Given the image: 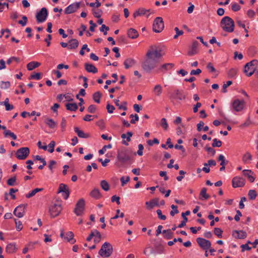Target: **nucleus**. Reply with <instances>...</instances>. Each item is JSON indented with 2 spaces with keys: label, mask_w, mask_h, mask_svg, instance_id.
<instances>
[{
  "label": "nucleus",
  "mask_w": 258,
  "mask_h": 258,
  "mask_svg": "<svg viewBox=\"0 0 258 258\" xmlns=\"http://www.w3.org/2000/svg\"><path fill=\"white\" fill-rule=\"evenodd\" d=\"M158 63V60L154 58L151 56V53H147L146 58L141 64L142 69L148 73H151L154 69Z\"/></svg>",
  "instance_id": "nucleus-1"
},
{
  "label": "nucleus",
  "mask_w": 258,
  "mask_h": 258,
  "mask_svg": "<svg viewBox=\"0 0 258 258\" xmlns=\"http://www.w3.org/2000/svg\"><path fill=\"white\" fill-rule=\"evenodd\" d=\"M220 26L224 31L231 33L234 30L235 24L234 21L231 18L225 16L221 20Z\"/></svg>",
  "instance_id": "nucleus-2"
},
{
  "label": "nucleus",
  "mask_w": 258,
  "mask_h": 258,
  "mask_svg": "<svg viewBox=\"0 0 258 258\" xmlns=\"http://www.w3.org/2000/svg\"><path fill=\"white\" fill-rule=\"evenodd\" d=\"M117 159L120 163V165H122L131 160V152L125 148H121L117 151Z\"/></svg>",
  "instance_id": "nucleus-3"
},
{
  "label": "nucleus",
  "mask_w": 258,
  "mask_h": 258,
  "mask_svg": "<svg viewBox=\"0 0 258 258\" xmlns=\"http://www.w3.org/2000/svg\"><path fill=\"white\" fill-rule=\"evenodd\" d=\"M258 60L257 59L252 60L244 66V73L248 77L252 76L256 70Z\"/></svg>",
  "instance_id": "nucleus-4"
},
{
  "label": "nucleus",
  "mask_w": 258,
  "mask_h": 258,
  "mask_svg": "<svg viewBox=\"0 0 258 258\" xmlns=\"http://www.w3.org/2000/svg\"><path fill=\"white\" fill-rule=\"evenodd\" d=\"M113 252V247L112 245L107 242H104L102 245L98 253L102 256L104 257H109Z\"/></svg>",
  "instance_id": "nucleus-5"
},
{
  "label": "nucleus",
  "mask_w": 258,
  "mask_h": 258,
  "mask_svg": "<svg viewBox=\"0 0 258 258\" xmlns=\"http://www.w3.org/2000/svg\"><path fill=\"white\" fill-rule=\"evenodd\" d=\"M164 25L161 17H157L154 21L153 24V30L156 33L161 32L164 29Z\"/></svg>",
  "instance_id": "nucleus-6"
},
{
  "label": "nucleus",
  "mask_w": 258,
  "mask_h": 258,
  "mask_svg": "<svg viewBox=\"0 0 258 258\" xmlns=\"http://www.w3.org/2000/svg\"><path fill=\"white\" fill-rule=\"evenodd\" d=\"M30 153L28 147H22L18 149L16 152V157L19 160H25Z\"/></svg>",
  "instance_id": "nucleus-7"
},
{
  "label": "nucleus",
  "mask_w": 258,
  "mask_h": 258,
  "mask_svg": "<svg viewBox=\"0 0 258 258\" xmlns=\"http://www.w3.org/2000/svg\"><path fill=\"white\" fill-rule=\"evenodd\" d=\"M85 210V201L83 199H80L76 205L74 212L78 216H82Z\"/></svg>",
  "instance_id": "nucleus-8"
},
{
  "label": "nucleus",
  "mask_w": 258,
  "mask_h": 258,
  "mask_svg": "<svg viewBox=\"0 0 258 258\" xmlns=\"http://www.w3.org/2000/svg\"><path fill=\"white\" fill-rule=\"evenodd\" d=\"M245 104V102L243 99H235L231 102L233 109L236 112L242 111L244 107Z\"/></svg>",
  "instance_id": "nucleus-9"
},
{
  "label": "nucleus",
  "mask_w": 258,
  "mask_h": 258,
  "mask_svg": "<svg viewBox=\"0 0 258 258\" xmlns=\"http://www.w3.org/2000/svg\"><path fill=\"white\" fill-rule=\"evenodd\" d=\"M48 16V11L46 8H42L36 15L37 23L44 22Z\"/></svg>",
  "instance_id": "nucleus-10"
},
{
  "label": "nucleus",
  "mask_w": 258,
  "mask_h": 258,
  "mask_svg": "<svg viewBox=\"0 0 258 258\" xmlns=\"http://www.w3.org/2000/svg\"><path fill=\"white\" fill-rule=\"evenodd\" d=\"M61 210L62 207L60 204H55L53 205L49 208V213L51 217L54 218L57 216Z\"/></svg>",
  "instance_id": "nucleus-11"
},
{
  "label": "nucleus",
  "mask_w": 258,
  "mask_h": 258,
  "mask_svg": "<svg viewBox=\"0 0 258 258\" xmlns=\"http://www.w3.org/2000/svg\"><path fill=\"white\" fill-rule=\"evenodd\" d=\"M147 52L151 53V56L157 60L162 56L161 50L158 49L156 46H151Z\"/></svg>",
  "instance_id": "nucleus-12"
},
{
  "label": "nucleus",
  "mask_w": 258,
  "mask_h": 258,
  "mask_svg": "<svg viewBox=\"0 0 258 258\" xmlns=\"http://www.w3.org/2000/svg\"><path fill=\"white\" fill-rule=\"evenodd\" d=\"M245 180L242 177L235 176L232 180V186L234 188L243 187L245 185Z\"/></svg>",
  "instance_id": "nucleus-13"
},
{
  "label": "nucleus",
  "mask_w": 258,
  "mask_h": 258,
  "mask_svg": "<svg viewBox=\"0 0 258 258\" xmlns=\"http://www.w3.org/2000/svg\"><path fill=\"white\" fill-rule=\"evenodd\" d=\"M197 242L199 246L203 249L207 250L211 246V243L209 240L201 237L197 238Z\"/></svg>",
  "instance_id": "nucleus-14"
},
{
  "label": "nucleus",
  "mask_w": 258,
  "mask_h": 258,
  "mask_svg": "<svg viewBox=\"0 0 258 258\" xmlns=\"http://www.w3.org/2000/svg\"><path fill=\"white\" fill-rule=\"evenodd\" d=\"M27 206V204H21L17 206L14 211V214L18 218H22L25 213V209Z\"/></svg>",
  "instance_id": "nucleus-15"
},
{
  "label": "nucleus",
  "mask_w": 258,
  "mask_h": 258,
  "mask_svg": "<svg viewBox=\"0 0 258 258\" xmlns=\"http://www.w3.org/2000/svg\"><path fill=\"white\" fill-rule=\"evenodd\" d=\"M80 2L73 3L67 7L65 10L66 14H70L75 12L80 7Z\"/></svg>",
  "instance_id": "nucleus-16"
},
{
  "label": "nucleus",
  "mask_w": 258,
  "mask_h": 258,
  "mask_svg": "<svg viewBox=\"0 0 258 258\" xmlns=\"http://www.w3.org/2000/svg\"><path fill=\"white\" fill-rule=\"evenodd\" d=\"M174 67L172 63H166L161 65L157 70V72L165 73L167 71L171 70Z\"/></svg>",
  "instance_id": "nucleus-17"
},
{
  "label": "nucleus",
  "mask_w": 258,
  "mask_h": 258,
  "mask_svg": "<svg viewBox=\"0 0 258 258\" xmlns=\"http://www.w3.org/2000/svg\"><path fill=\"white\" fill-rule=\"evenodd\" d=\"M66 192V196H64V199L67 200L70 195V190L68 186L63 183H60L59 185L57 193Z\"/></svg>",
  "instance_id": "nucleus-18"
},
{
  "label": "nucleus",
  "mask_w": 258,
  "mask_h": 258,
  "mask_svg": "<svg viewBox=\"0 0 258 258\" xmlns=\"http://www.w3.org/2000/svg\"><path fill=\"white\" fill-rule=\"evenodd\" d=\"M199 44V43L198 41H194L190 50L187 52V54L189 56H192L197 53V48Z\"/></svg>",
  "instance_id": "nucleus-19"
},
{
  "label": "nucleus",
  "mask_w": 258,
  "mask_h": 258,
  "mask_svg": "<svg viewBox=\"0 0 258 258\" xmlns=\"http://www.w3.org/2000/svg\"><path fill=\"white\" fill-rule=\"evenodd\" d=\"M242 173L244 176L247 177L250 182H253L254 181L255 177L252 175L254 173L251 170L244 169L242 171Z\"/></svg>",
  "instance_id": "nucleus-20"
},
{
  "label": "nucleus",
  "mask_w": 258,
  "mask_h": 258,
  "mask_svg": "<svg viewBox=\"0 0 258 258\" xmlns=\"http://www.w3.org/2000/svg\"><path fill=\"white\" fill-rule=\"evenodd\" d=\"M84 66L85 70L88 73L95 74L98 72L97 69L92 64L85 63Z\"/></svg>",
  "instance_id": "nucleus-21"
},
{
  "label": "nucleus",
  "mask_w": 258,
  "mask_h": 258,
  "mask_svg": "<svg viewBox=\"0 0 258 258\" xmlns=\"http://www.w3.org/2000/svg\"><path fill=\"white\" fill-rule=\"evenodd\" d=\"M190 212L189 211H186L184 213H182L181 216L183 218V220L181 222V223L178 225V228H182L184 226L186 225V223L187 222L188 219L186 217V216H188L190 214Z\"/></svg>",
  "instance_id": "nucleus-22"
},
{
  "label": "nucleus",
  "mask_w": 258,
  "mask_h": 258,
  "mask_svg": "<svg viewBox=\"0 0 258 258\" xmlns=\"http://www.w3.org/2000/svg\"><path fill=\"white\" fill-rule=\"evenodd\" d=\"M158 202L159 199L158 198H155L150 200L149 202H146V205H147L148 209H152L154 207L159 206Z\"/></svg>",
  "instance_id": "nucleus-23"
},
{
  "label": "nucleus",
  "mask_w": 258,
  "mask_h": 258,
  "mask_svg": "<svg viewBox=\"0 0 258 258\" xmlns=\"http://www.w3.org/2000/svg\"><path fill=\"white\" fill-rule=\"evenodd\" d=\"M182 91H179L178 89H176L174 90V94H173L171 96V97L175 98L176 96L177 97V98L181 100L182 99H185L186 98L185 95H184L182 93Z\"/></svg>",
  "instance_id": "nucleus-24"
},
{
  "label": "nucleus",
  "mask_w": 258,
  "mask_h": 258,
  "mask_svg": "<svg viewBox=\"0 0 258 258\" xmlns=\"http://www.w3.org/2000/svg\"><path fill=\"white\" fill-rule=\"evenodd\" d=\"M79 41L76 39H72L69 41V49H75L79 46Z\"/></svg>",
  "instance_id": "nucleus-25"
},
{
  "label": "nucleus",
  "mask_w": 258,
  "mask_h": 258,
  "mask_svg": "<svg viewBox=\"0 0 258 258\" xmlns=\"http://www.w3.org/2000/svg\"><path fill=\"white\" fill-rule=\"evenodd\" d=\"M44 123L51 129L55 128L57 126L56 122L50 118H46L44 120Z\"/></svg>",
  "instance_id": "nucleus-26"
},
{
  "label": "nucleus",
  "mask_w": 258,
  "mask_h": 258,
  "mask_svg": "<svg viewBox=\"0 0 258 258\" xmlns=\"http://www.w3.org/2000/svg\"><path fill=\"white\" fill-rule=\"evenodd\" d=\"M127 36L129 38L134 39L138 37L139 33L136 29L130 28L127 31Z\"/></svg>",
  "instance_id": "nucleus-27"
},
{
  "label": "nucleus",
  "mask_w": 258,
  "mask_h": 258,
  "mask_svg": "<svg viewBox=\"0 0 258 258\" xmlns=\"http://www.w3.org/2000/svg\"><path fill=\"white\" fill-rule=\"evenodd\" d=\"M74 234L72 231H69L66 234V236L64 237V239H66L68 242L72 244L76 242V240L74 239Z\"/></svg>",
  "instance_id": "nucleus-28"
},
{
  "label": "nucleus",
  "mask_w": 258,
  "mask_h": 258,
  "mask_svg": "<svg viewBox=\"0 0 258 258\" xmlns=\"http://www.w3.org/2000/svg\"><path fill=\"white\" fill-rule=\"evenodd\" d=\"M163 237L166 239H170L173 237V233L171 231V229L163 230L162 231Z\"/></svg>",
  "instance_id": "nucleus-29"
},
{
  "label": "nucleus",
  "mask_w": 258,
  "mask_h": 258,
  "mask_svg": "<svg viewBox=\"0 0 258 258\" xmlns=\"http://www.w3.org/2000/svg\"><path fill=\"white\" fill-rule=\"evenodd\" d=\"M90 196L96 199H99L102 197V195L101 194L99 189L96 188L91 191Z\"/></svg>",
  "instance_id": "nucleus-30"
},
{
  "label": "nucleus",
  "mask_w": 258,
  "mask_h": 258,
  "mask_svg": "<svg viewBox=\"0 0 258 258\" xmlns=\"http://www.w3.org/2000/svg\"><path fill=\"white\" fill-rule=\"evenodd\" d=\"M75 132L77 133L79 137L81 138H88L89 137V135L85 134L83 131L79 130L78 127L74 128Z\"/></svg>",
  "instance_id": "nucleus-31"
},
{
  "label": "nucleus",
  "mask_w": 258,
  "mask_h": 258,
  "mask_svg": "<svg viewBox=\"0 0 258 258\" xmlns=\"http://www.w3.org/2000/svg\"><path fill=\"white\" fill-rule=\"evenodd\" d=\"M17 250L16 244L15 243H11L7 245L6 247V251L9 253H14Z\"/></svg>",
  "instance_id": "nucleus-32"
},
{
  "label": "nucleus",
  "mask_w": 258,
  "mask_h": 258,
  "mask_svg": "<svg viewBox=\"0 0 258 258\" xmlns=\"http://www.w3.org/2000/svg\"><path fill=\"white\" fill-rule=\"evenodd\" d=\"M210 198V196L207 194V188L203 187L202 188L200 193L199 199L200 200H207Z\"/></svg>",
  "instance_id": "nucleus-33"
},
{
  "label": "nucleus",
  "mask_w": 258,
  "mask_h": 258,
  "mask_svg": "<svg viewBox=\"0 0 258 258\" xmlns=\"http://www.w3.org/2000/svg\"><path fill=\"white\" fill-rule=\"evenodd\" d=\"M113 101L115 105L118 107L119 109H123L124 111L127 110L126 102H123L121 105H119V100L118 99H115Z\"/></svg>",
  "instance_id": "nucleus-34"
},
{
  "label": "nucleus",
  "mask_w": 258,
  "mask_h": 258,
  "mask_svg": "<svg viewBox=\"0 0 258 258\" xmlns=\"http://www.w3.org/2000/svg\"><path fill=\"white\" fill-rule=\"evenodd\" d=\"M136 63V61L133 59L131 58H128L126 59L124 61V65L125 67V68L127 69L130 67L133 66Z\"/></svg>",
  "instance_id": "nucleus-35"
},
{
  "label": "nucleus",
  "mask_w": 258,
  "mask_h": 258,
  "mask_svg": "<svg viewBox=\"0 0 258 258\" xmlns=\"http://www.w3.org/2000/svg\"><path fill=\"white\" fill-rule=\"evenodd\" d=\"M41 63L37 61H31L27 65V68L29 71H32L33 69L39 67Z\"/></svg>",
  "instance_id": "nucleus-36"
},
{
  "label": "nucleus",
  "mask_w": 258,
  "mask_h": 258,
  "mask_svg": "<svg viewBox=\"0 0 258 258\" xmlns=\"http://www.w3.org/2000/svg\"><path fill=\"white\" fill-rule=\"evenodd\" d=\"M66 109L71 111H75L78 108V105L76 103H67L66 104Z\"/></svg>",
  "instance_id": "nucleus-37"
},
{
  "label": "nucleus",
  "mask_w": 258,
  "mask_h": 258,
  "mask_svg": "<svg viewBox=\"0 0 258 258\" xmlns=\"http://www.w3.org/2000/svg\"><path fill=\"white\" fill-rule=\"evenodd\" d=\"M154 247L156 253L161 254L164 252V246L161 243H156Z\"/></svg>",
  "instance_id": "nucleus-38"
},
{
  "label": "nucleus",
  "mask_w": 258,
  "mask_h": 258,
  "mask_svg": "<svg viewBox=\"0 0 258 258\" xmlns=\"http://www.w3.org/2000/svg\"><path fill=\"white\" fill-rule=\"evenodd\" d=\"M147 10L144 8H140L137 10L133 14L134 17L135 18L138 16L144 15L147 12Z\"/></svg>",
  "instance_id": "nucleus-39"
},
{
  "label": "nucleus",
  "mask_w": 258,
  "mask_h": 258,
  "mask_svg": "<svg viewBox=\"0 0 258 258\" xmlns=\"http://www.w3.org/2000/svg\"><path fill=\"white\" fill-rule=\"evenodd\" d=\"M101 97L102 94L99 91L96 92L93 94V99L94 101L97 103L100 102V98Z\"/></svg>",
  "instance_id": "nucleus-40"
},
{
  "label": "nucleus",
  "mask_w": 258,
  "mask_h": 258,
  "mask_svg": "<svg viewBox=\"0 0 258 258\" xmlns=\"http://www.w3.org/2000/svg\"><path fill=\"white\" fill-rule=\"evenodd\" d=\"M5 137H10L14 140H16L17 138V136L14 133L11 132L10 130H6L3 133Z\"/></svg>",
  "instance_id": "nucleus-41"
},
{
  "label": "nucleus",
  "mask_w": 258,
  "mask_h": 258,
  "mask_svg": "<svg viewBox=\"0 0 258 258\" xmlns=\"http://www.w3.org/2000/svg\"><path fill=\"white\" fill-rule=\"evenodd\" d=\"M43 189L42 188H35L33 190H32L31 192H30L29 193H28V194L26 195V197L27 198H31L32 197H33L36 193L43 190Z\"/></svg>",
  "instance_id": "nucleus-42"
},
{
  "label": "nucleus",
  "mask_w": 258,
  "mask_h": 258,
  "mask_svg": "<svg viewBox=\"0 0 258 258\" xmlns=\"http://www.w3.org/2000/svg\"><path fill=\"white\" fill-rule=\"evenodd\" d=\"M248 198L250 200H254L257 197L256 191L254 189H250L248 192Z\"/></svg>",
  "instance_id": "nucleus-43"
},
{
  "label": "nucleus",
  "mask_w": 258,
  "mask_h": 258,
  "mask_svg": "<svg viewBox=\"0 0 258 258\" xmlns=\"http://www.w3.org/2000/svg\"><path fill=\"white\" fill-rule=\"evenodd\" d=\"M235 232L238 234V235L236 237V238H237L244 239L247 236V234H246V232H245L243 230H240V231L235 230Z\"/></svg>",
  "instance_id": "nucleus-44"
},
{
  "label": "nucleus",
  "mask_w": 258,
  "mask_h": 258,
  "mask_svg": "<svg viewBox=\"0 0 258 258\" xmlns=\"http://www.w3.org/2000/svg\"><path fill=\"white\" fill-rule=\"evenodd\" d=\"M252 156L249 152H246L242 156V161L244 163H247L248 160H251Z\"/></svg>",
  "instance_id": "nucleus-45"
},
{
  "label": "nucleus",
  "mask_w": 258,
  "mask_h": 258,
  "mask_svg": "<svg viewBox=\"0 0 258 258\" xmlns=\"http://www.w3.org/2000/svg\"><path fill=\"white\" fill-rule=\"evenodd\" d=\"M94 233H95V236H94L95 238L94 239V242L95 243H98L101 240V235L100 233L97 230H95Z\"/></svg>",
  "instance_id": "nucleus-46"
},
{
  "label": "nucleus",
  "mask_w": 258,
  "mask_h": 258,
  "mask_svg": "<svg viewBox=\"0 0 258 258\" xmlns=\"http://www.w3.org/2000/svg\"><path fill=\"white\" fill-rule=\"evenodd\" d=\"M100 186L101 188L105 191L109 190V185L108 183L105 180H102L100 182Z\"/></svg>",
  "instance_id": "nucleus-47"
},
{
  "label": "nucleus",
  "mask_w": 258,
  "mask_h": 258,
  "mask_svg": "<svg viewBox=\"0 0 258 258\" xmlns=\"http://www.w3.org/2000/svg\"><path fill=\"white\" fill-rule=\"evenodd\" d=\"M162 87L160 85H157L154 88V92L157 96H160L162 93Z\"/></svg>",
  "instance_id": "nucleus-48"
},
{
  "label": "nucleus",
  "mask_w": 258,
  "mask_h": 258,
  "mask_svg": "<svg viewBox=\"0 0 258 258\" xmlns=\"http://www.w3.org/2000/svg\"><path fill=\"white\" fill-rule=\"evenodd\" d=\"M11 86V83L9 81H1L0 82V87L1 89H6L9 88Z\"/></svg>",
  "instance_id": "nucleus-49"
},
{
  "label": "nucleus",
  "mask_w": 258,
  "mask_h": 258,
  "mask_svg": "<svg viewBox=\"0 0 258 258\" xmlns=\"http://www.w3.org/2000/svg\"><path fill=\"white\" fill-rule=\"evenodd\" d=\"M40 79H41V73H33L30 76V77L29 78V79H30V80L35 79L36 80H39Z\"/></svg>",
  "instance_id": "nucleus-50"
},
{
  "label": "nucleus",
  "mask_w": 258,
  "mask_h": 258,
  "mask_svg": "<svg viewBox=\"0 0 258 258\" xmlns=\"http://www.w3.org/2000/svg\"><path fill=\"white\" fill-rule=\"evenodd\" d=\"M237 72V70L236 69L232 68L229 70L228 72V76L229 78H233L234 77Z\"/></svg>",
  "instance_id": "nucleus-51"
},
{
  "label": "nucleus",
  "mask_w": 258,
  "mask_h": 258,
  "mask_svg": "<svg viewBox=\"0 0 258 258\" xmlns=\"http://www.w3.org/2000/svg\"><path fill=\"white\" fill-rule=\"evenodd\" d=\"M16 176H14L10 178H9L7 180V184L9 186H14L16 184Z\"/></svg>",
  "instance_id": "nucleus-52"
},
{
  "label": "nucleus",
  "mask_w": 258,
  "mask_h": 258,
  "mask_svg": "<svg viewBox=\"0 0 258 258\" xmlns=\"http://www.w3.org/2000/svg\"><path fill=\"white\" fill-rule=\"evenodd\" d=\"M222 143L220 140H218L217 139H214L213 140L212 144V147H220L222 146Z\"/></svg>",
  "instance_id": "nucleus-53"
},
{
  "label": "nucleus",
  "mask_w": 258,
  "mask_h": 258,
  "mask_svg": "<svg viewBox=\"0 0 258 258\" xmlns=\"http://www.w3.org/2000/svg\"><path fill=\"white\" fill-rule=\"evenodd\" d=\"M92 11H93V14L95 17L97 18H99L101 17L102 13V11L101 10L97 9L96 10H95L93 9Z\"/></svg>",
  "instance_id": "nucleus-54"
},
{
  "label": "nucleus",
  "mask_w": 258,
  "mask_h": 258,
  "mask_svg": "<svg viewBox=\"0 0 258 258\" xmlns=\"http://www.w3.org/2000/svg\"><path fill=\"white\" fill-rule=\"evenodd\" d=\"M214 234L217 235L219 238H221L222 237V233L223 231L221 228H215L214 230Z\"/></svg>",
  "instance_id": "nucleus-55"
},
{
  "label": "nucleus",
  "mask_w": 258,
  "mask_h": 258,
  "mask_svg": "<svg viewBox=\"0 0 258 258\" xmlns=\"http://www.w3.org/2000/svg\"><path fill=\"white\" fill-rule=\"evenodd\" d=\"M14 61L19 62L20 61V58L19 57L12 56L7 60V63L10 64L12 62H14Z\"/></svg>",
  "instance_id": "nucleus-56"
},
{
  "label": "nucleus",
  "mask_w": 258,
  "mask_h": 258,
  "mask_svg": "<svg viewBox=\"0 0 258 258\" xmlns=\"http://www.w3.org/2000/svg\"><path fill=\"white\" fill-rule=\"evenodd\" d=\"M55 145V142L54 141H51L50 143L48 144V146L49 147V149L48 151L50 153H52L54 151V148Z\"/></svg>",
  "instance_id": "nucleus-57"
},
{
  "label": "nucleus",
  "mask_w": 258,
  "mask_h": 258,
  "mask_svg": "<svg viewBox=\"0 0 258 258\" xmlns=\"http://www.w3.org/2000/svg\"><path fill=\"white\" fill-rule=\"evenodd\" d=\"M15 222L17 230L19 231L21 230L23 228L22 222L20 221H18L17 219H15Z\"/></svg>",
  "instance_id": "nucleus-58"
},
{
  "label": "nucleus",
  "mask_w": 258,
  "mask_h": 258,
  "mask_svg": "<svg viewBox=\"0 0 258 258\" xmlns=\"http://www.w3.org/2000/svg\"><path fill=\"white\" fill-rule=\"evenodd\" d=\"M109 30V28L104 24H102L101 27L100 28V31L103 32L104 35H106L107 34V31Z\"/></svg>",
  "instance_id": "nucleus-59"
},
{
  "label": "nucleus",
  "mask_w": 258,
  "mask_h": 258,
  "mask_svg": "<svg viewBox=\"0 0 258 258\" xmlns=\"http://www.w3.org/2000/svg\"><path fill=\"white\" fill-rule=\"evenodd\" d=\"M232 84V82L231 81H228L227 82H226V84H224L223 85V87H222V92H223V93H226L227 92V90H226V88L229 86L230 85H231V84Z\"/></svg>",
  "instance_id": "nucleus-60"
},
{
  "label": "nucleus",
  "mask_w": 258,
  "mask_h": 258,
  "mask_svg": "<svg viewBox=\"0 0 258 258\" xmlns=\"http://www.w3.org/2000/svg\"><path fill=\"white\" fill-rule=\"evenodd\" d=\"M28 19L27 17L25 16H23L22 17V20H19L18 21V23L20 25H21L22 26H25L27 22Z\"/></svg>",
  "instance_id": "nucleus-61"
},
{
  "label": "nucleus",
  "mask_w": 258,
  "mask_h": 258,
  "mask_svg": "<svg viewBox=\"0 0 258 258\" xmlns=\"http://www.w3.org/2000/svg\"><path fill=\"white\" fill-rule=\"evenodd\" d=\"M96 125L101 129L105 128V123L103 119H100L96 122Z\"/></svg>",
  "instance_id": "nucleus-62"
},
{
  "label": "nucleus",
  "mask_w": 258,
  "mask_h": 258,
  "mask_svg": "<svg viewBox=\"0 0 258 258\" xmlns=\"http://www.w3.org/2000/svg\"><path fill=\"white\" fill-rule=\"evenodd\" d=\"M156 212L158 215V217L160 219L162 220H166V217L165 215L162 214V211L161 210H159V209L157 210L156 211Z\"/></svg>",
  "instance_id": "nucleus-63"
},
{
  "label": "nucleus",
  "mask_w": 258,
  "mask_h": 258,
  "mask_svg": "<svg viewBox=\"0 0 258 258\" xmlns=\"http://www.w3.org/2000/svg\"><path fill=\"white\" fill-rule=\"evenodd\" d=\"M96 110V106L94 104L90 105L87 108V111L90 113H93Z\"/></svg>",
  "instance_id": "nucleus-64"
}]
</instances>
